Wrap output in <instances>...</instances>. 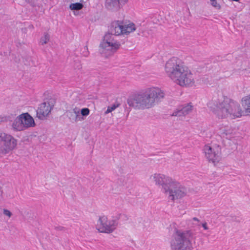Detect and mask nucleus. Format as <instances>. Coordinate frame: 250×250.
Returning a JSON list of instances; mask_svg holds the SVG:
<instances>
[{"label":"nucleus","mask_w":250,"mask_h":250,"mask_svg":"<svg viewBox=\"0 0 250 250\" xmlns=\"http://www.w3.org/2000/svg\"><path fill=\"white\" fill-rule=\"evenodd\" d=\"M219 133L221 136L226 137L231 133V129L228 125H221L219 128Z\"/></svg>","instance_id":"dca6fc26"},{"label":"nucleus","mask_w":250,"mask_h":250,"mask_svg":"<svg viewBox=\"0 0 250 250\" xmlns=\"http://www.w3.org/2000/svg\"><path fill=\"white\" fill-rule=\"evenodd\" d=\"M164 96V92L162 89L153 86L130 95L127 103L130 107L135 109H148L159 102Z\"/></svg>","instance_id":"f257e3e1"},{"label":"nucleus","mask_w":250,"mask_h":250,"mask_svg":"<svg viewBox=\"0 0 250 250\" xmlns=\"http://www.w3.org/2000/svg\"><path fill=\"white\" fill-rule=\"evenodd\" d=\"M204 152L208 162L217 164L221 159V147L217 144H208L204 147Z\"/></svg>","instance_id":"423d86ee"},{"label":"nucleus","mask_w":250,"mask_h":250,"mask_svg":"<svg viewBox=\"0 0 250 250\" xmlns=\"http://www.w3.org/2000/svg\"><path fill=\"white\" fill-rule=\"evenodd\" d=\"M165 69L167 76L180 86H188L194 83L191 71L176 58H171L166 62Z\"/></svg>","instance_id":"f03ea898"},{"label":"nucleus","mask_w":250,"mask_h":250,"mask_svg":"<svg viewBox=\"0 0 250 250\" xmlns=\"http://www.w3.org/2000/svg\"><path fill=\"white\" fill-rule=\"evenodd\" d=\"M3 213L5 215L8 216L9 217H10L11 216V212L9 210L6 209H3Z\"/></svg>","instance_id":"5701e85b"},{"label":"nucleus","mask_w":250,"mask_h":250,"mask_svg":"<svg viewBox=\"0 0 250 250\" xmlns=\"http://www.w3.org/2000/svg\"><path fill=\"white\" fill-rule=\"evenodd\" d=\"M128 0H106V3L109 6H115L119 5L122 3H125Z\"/></svg>","instance_id":"6ab92c4d"},{"label":"nucleus","mask_w":250,"mask_h":250,"mask_svg":"<svg viewBox=\"0 0 250 250\" xmlns=\"http://www.w3.org/2000/svg\"><path fill=\"white\" fill-rule=\"evenodd\" d=\"M192 110V106L190 104L184 107L181 110H178L173 114V116H181L188 114Z\"/></svg>","instance_id":"4468645a"},{"label":"nucleus","mask_w":250,"mask_h":250,"mask_svg":"<svg viewBox=\"0 0 250 250\" xmlns=\"http://www.w3.org/2000/svg\"><path fill=\"white\" fill-rule=\"evenodd\" d=\"M242 104L247 105L245 109L246 113L247 115H250V94L242 98Z\"/></svg>","instance_id":"f3484780"},{"label":"nucleus","mask_w":250,"mask_h":250,"mask_svg":"<svg viewBox=\"0 0 250 250\" xmlns=\"http://www.w3.org/2000/svg\"><path fill=\"white\" fill-rule=\"evenodd\" d=\"M202 226L204 228V229H205V230H207L208 229V227L207 226V223H204L202 224Z\"/></svg>","instance_id":"393cba45"},{"label":"nucleus","mask_w":250,"mask_h":250,"mask_svg":"<svg viewBox=\"0 0 250 250\" xmlns=\"http://www.w3.org/2000/svg\"><path fill=\"white\" fill-rule=\"evenodd\" d=\"M208 106L219 119H235L242 116L243 111L240 106L227 97H222L218 102L212 100Z\"/></svg>","instance_id":"7ed1b4c3"},{"label":"nucleus","mask_w":250,"mask_h":250,"mask_svg":"<svg viewBox=\"0 0 250 250\" xmlns=\"http://www.w3.org/2000/svg\"><path fill=\"white\" fill-rule=\"evenodd\" d=\"M22 120L24 129L35 125L34 119L28 113H23L20 115Z\"/></svg>","instance_id":"ddd939ff"},{"label":"nucleus","mask_w":250,"mask_h":250,"mask_svg":"<svg viewBox=\"0 0 250 250\" xmlns=\"http://www.w3.org/2000/svg\"><path fill=\"white\" fill-rule=\"evenodd\" d=\"M193 233L191 230L175 229L169 243L171 250H192Z\"/></svg>","instance_id":"20e7f679"},{"label":"nucleus","mask_w":250,"mask_h":250,"mask_svg":"<svg viewBox=\"0 0 250 250\" xmlns=\"http://www.w3.org/2000/svg\"><path fill=\"white\" fill-rule=\"evenodd\" d=\"M51 107L49 103L41 104L37 110V116L40 119H44L50 112Z\"/></svg>","instance_id":"f8f14e48"},{"label":"nucleus","mask_w":250,"mask_h":250,"mask_svg":"<svg viewBox=\"0 0 250 250\" xmlns=\"http://www.w3.org/2000/svg\"><path fill=\"white\" fill-rule=\"evenodd\" d=\"M112 31L116 36L127 35L136 30V26L132 22L124 24L123 21H116L112 22Z\"/></svg>","instance_id":"6e6552de"},{"label":"nucleus","mask_w":250,"mask_h":250,"mask_svg":"<svg viewBox=\"0 0 250 250\" xmlns=\"http://www.w3.org/2000/svg\"><path fill=\"white\" fill-rule=\"evenodd\" d=\"M81 114L83 116H87L89 114V110L87 108H83L81 110Z\"/></svg>","instance_id":"4be33fe9"},{"label":"nucleus","mask_w":250,"mask_h":250,"mask_svg":"<svg viewBox=\"0 0 250 250\" xmlns=\"http://www.w3.org/2000/svg\"><path fill=\"white\" fill-rule=\"evenodd\" d=\"M13 127L14 129L18 131H21L25 129L20 115L18 116L15 119L13 123Z\"/></svg>","instance_id":"2eb2a0df"},{"label":"nucleus","mask_w":250,"mask_h":250,"mask_svg":"<svg viewBox=\"0 0 250 250\" xmlns=\"http://www.w3.org/2000/svg\"><path fill=\"white\" fill-rule=\"evenodd\" d=\"M210 1L211 2L212 5L216 7L217 5V2L216 0H210Z\"/></svg>","instance_id":"b1692460"},{"label":"nucleus","mask_w":250,"mask_h":250,"mask_svg":"<svg viewBox=\"0 0 250 250\" xmlns=\"http://www.w3.org/2000/svg\"><path fill=\"white\" fill-rule=\"evenodd\" d=\"M17 141L12 135L0 132V155L6 154L17 146Z\"/></svg>","instance_id":"0eeeda50"},{"label":"nucleus","mask_w":250,"mask_h":250,"mask_svg":"<svg viewBox=\"0 0 250 250\" xmlns=\"http://www.w3.org/2000/svg\"><path fill=\"white\" fill-rule=\"evenodd\" d=\"M120 42L111 34H106L99 46V52L101 56L107 58L113 55L120 47Z\"/></svg>","instance_id":"39448f33"},{"label":"nucleus","mask_w":250,"mask_h":250,"mask_svg":"<svg viewBox=\"0 0 250 250\" xmlns=\"http://www.w3.org/2000/svg\"><path fill=\"white\" fill-rule=\"evenodd\" d=\"M120 105V103H116L114 104L113 105H112L110 106H108L107 110L105 112V114H108L112 111H114L115 109H116L117 107H118Z\"/></svg>","instance_id":"aec40b11"},{"label":"nucleus","mask_w":250,"mask_h":250,"mask_svg":"<svg viewBox=\"0 0 250 250\" xmlns=\"http://www.w3.org/2000/svg\"><path fill=\"white\" fill-rule=\"evenodd\" d=\"M166 193H168L172 200L182 198L186 194L185 188L174 180L168 186Z\"/></svg>","instance_id":"9d476101"},{"label":"nucleus","mask_w":250,"mask_h":250,"mask_svg":"<svg viewBox=\"0 0 250 250\" xmlns=\"http://www.w3.org/2000/svg\"><path fill=\"white\" fill-rule=\"evenodd\" d=\"M193 220H194V221H199V219L196 217H194L193 218Z\"/></svg>","instance_id":"a878e982"},{"label":"nucleus","mask_w":250,"mask_h":250,"mask_svg":"<svg viewBox=\"0 0 250 250\" xmlns=\"http://www.w3.org/2000/svg\"><path fill=\"white\" fill-rule=\"evenodd\" d=\"M83 0H81L80 2H75L71 3L69 5V8L71 10H80L83 9Z\"/></svg>","instance_id":"a211bd4d"},{"label":"nucleus","mask_w":250,"mask_h":250,"mask_svg":"<svg viewBox=\"0 0 250 250\" xmlns=\"http://www.w3.org/2000/svg\"><path fill=\"white\" fill-rule=\"evenodd\" d=\"M150 179L155 183L156 185H162L165 192H167L168 186L174 180L171 178L161 174H154L151 176Z\"/></svg>","instance_id":"9b49d317"},{"label":"nucleus","mask_w":250,"mask_h":250,"mask_svg":"<svg viewBox=\"0 0 250 250\" xmlns=\"http://www.w3.org/2000/svg\"><path fill=\"white\" fill-rule=\"evenodd\" d=\"M116 222L113 220H108L105 216L100 217L97 224V229L99 231L103 233H110L116 227Z\"/></svg>","instance_id":"1a4fd4ad"},{"label":"nucleus","mask_w":250,"mask_h":250,"mask_svg":"<svg viewBox=\"0 0 250 250\" xmlns=\"http://www.w3.org/2000/svg\"><path fill=\"white\" fill-rule=\"evenodd\" d=\"M49 40V36L46 34L44 35V37L41 39V42L42 44L46 43Z\"/></svg>","instance_id":"412c9836"}]
</instances>
